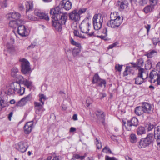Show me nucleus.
Listing matches in <instances>:
<instances>
[{
	"label": "nucleus",
	"mask_w": 160,
	"mask_h": 160,
	"mask_svg": "<svg viewBox=\"0 0 160 160\" xmlns=\"http://www.w3.org/2000/svg\"><path fill=\"white\" fill-rule=\"evenodd\" d=\"M105 158V160H118L115 157H111L108 156H106Z\"/></svg>",
	"instance_id": "nucleus-55"
},
{
	"label": "nucleus",
	"mask_w": 160,
	"mask_h": 160,
	"mask_svg": "<svg viewBox=\"0 0 160 160\" xmlns=\"http://www.w3.org/2000/svg\"><path fill=\"white\" fill-rule=\"evenodd\" d=\"M96 144L97 148L98 149H100L102 147L101 143L100 142H99L98 140L96 139Z\"/></svg>",
	"instance_id": "nucleus-52"
},
{
	"label": "nucleus",
	"mask_w": 160,
	"mask_h": 160,
	"mask_svg": "<svg viewBox=\"0 0 160 160\" xmlns=\"http://www.w3.org/2000/svg\"><path fill=\"white\" fill-rule=\"evenodd\" d=\"M39 101L42 103V104H44V101L47 99V98L46 96L43 94L39 95Z\"/></svg>",
	"instance_id": "nucleus-38"
},
{
	"label": "nucleus",
	"mask_w": 160,
	"mask_h": 160,
	"mask_svg": "<svg viewBox=\"0 0 160 160\" xmlns=\"http://www.w3.org/2000/svg\"><path fill=\"white\" fill-rule=\"evenodd\" d=\"M118 4L119 6L120 11H123L128 7V2L126 0H120L118 2Z\"/></svg>",
	"instance_id": "nucleus-15"
},
{
	"label": "nucleus",
	"mask_w": 160,
	"mask_h": 160,
	"mask_svg": "<svg viewBox=\"0 0 160 160\" xmlns=\"http://www.w3.org/2000/svg\"><path fill=\"white\" fill-rule=\"evenodd\" d=\"M28 18L29 20L31 21H35L37 20V18L36 17L31 15H28Z\"/></svg>",
	"instance_id": "nucleus-46"
},
{
	"label": "nucleus",
	"mask_w": 160,
	"mask_h": 160,
	"mask_svg": "<svg viewBox=\"0 0 160 160\" xmlns=\"http://www.w3.org/2000/svg\"><path fill=\"white\" fill-rule=\"evenodd\" d=\"M18 32L20 35L22 37L27 36L28 35V32L24 25H20L18 27Z\"/></svg>",
	"instance_id": "nucleus-12"
},
{
	"label": "nucleus",
	"mask_w": 160,
	"mask_h": 160,
	"mask_svg": "<svg viewBox=\"0 0 160 160\" xmlns=\"http://www.w3.org/2000/svg\"><path fill=\"white\" fill-rule=\"evenodd\" d=\"M18 71V70L17 68H13L11 70V76L13 77H16Z\"/></svg>",
	"instance_id": "nucleus-35"
},
{
	"label": "nucleus",
	"mask_w": 160,
	"mask_h": 160,
	"mask_svg": "<svg viewBox=\"0 0 160 160\" xmlns=\"http://www.w3.org/2000/svg\"><path fill=\"white\" fill-rule=\"evenodd\" d=\"M16 77L17 78V79L20 82L23 83L24 82L25 79L22 76L19 75L17 76H16Z\"/></svg>",
	"instance_id": "nucleus-44"
},
{
	"label": "nucleus",
	"mask_w": 160,
	"mask_h": 160,
	"mask_svg": "<svg viewBox=\"0 0 160 160\" xmlns=\"http://www.w3.org/2000/svg\"><path fill=\"white\" fill-rule=\"evenodd\" d=\"M135 113L138 115L140 116L144 113L142 107H137L135 110Z\"/></svg>",
	"instance_id": "nucleus-24"
},
{
	"label": "nucleus",
	"mask_w": 160,
	"mask_h": 160,
	"mask_svg": "<svg viewBox=\"0 0 160 160\" xmlns=\"http://www.w3.org/2000/svg\"><path fill=\"white\" fill-rule=\"evenodd\" d=\"M5 100L0 97V112L1 111L2 108L5 107Z\"/></svg>",
	"instance_id": "nucleus-41"
},
{
	"label": "nucleus",
	"mask_w": 160,
	"mask_h": 160,
	"mask_svg": "<svg viewBox=\"0 0 160 160\" xmlns=\"http://www.w3.org/2000/svg\"><path fill=\"white\" fill-rule=\"evenodd\" d=\"M22 20H11L9 23V26L11 28H16L21 24L22 23Z\"/></svg>",
	"instance_id": "nucleus-20"
},
{
	"label": "nucleus",
	"mask_w": 160,
	"mask_h": 160,
	"mask_svg": "<svg viewBox=\"0 0 160 160\" xmlns=\"http://www.w3.org/2000/svg\"><path fill=\"white\" fill-rule=\"evenodd\" d=\"M86 10V8H83L80 9L78 11V13L79 14V16L80 14L85 12Z\"/></svg>",
	"instance_id": "nucleus-57"
},
{
	"label": "nucleus",
	"mask_w": 160,
	"mask_h": 160,
	"mask_svg": "<svg viewBox=\"0 0 160 160\" xmlns=\"http://www.w3.org/2000/svg\"><path fill=\"white\" fill-rule=\"evenodd\" d=\"M147 0H140L139 3L140 5L143 6L147 4Z\"/></svg>",
	"instance_id": "nucleus-59"
},
{
	"label": "nucleus",
	"mask_w": 160,
	"mask_h": 160,
	"mask_svg": "<svg viewBox=\"0 0 160 160\" xmlns=\"http://www.w3.org/2000/svg\"><path fill=\"white\" fill-rule=\"evenodd\" d=\"M147 127L148 130L150 131L153 128L154 126L151 123H149L148 124Z\"/></svg>",
	"instance_id": "nucleus-54"
},
{
	"label": "nucleus",
	"mask_w": 160,
	"mask_h": 160,
	"mask_svg": "<svg viewBox=\"0 0 160 160\" xmlns=\"http://www.w3.org/2000/svg\"><path fill=\"white\" fill-rule=\"evenodd\" d=\"M6 18L9 20L14 19V20H19L20 17V14L16 12H10L6 15Z\"/></svg>",
	"instance_id": "nucleus-10"
},
{
	"label": "nucleus",
	"mask_w": 160,
	"mask_h": 160,
	"mask_svg": "<svg viewBox=\"0 0 160 160\" xmlns=\"http://www.w3.org/2000/svg\"><path fill=\"white\" fill-rule=\"evenodd\" d=\"M128 66H127L125 68V70L123 72V76H128V75L130 74V72L128 71Z\"/></svg>",
	"instance_id": "nucleus-47"
},
{
	"label": "nucleus",
	"mask_w": 160,
	"mask_h": 160,
	"mask_svg": "<svg viewBox=\"0 0 160 160\" xmlns=\"http://www.w3.org/2000/svg\"><path fill=\"white\" fill-rule=\"evenodd\" d=\"M149 78L151 83L157 82V84L160 85V71L152 70L150 73Z\"/></svg>",
	"instance_id": "nucleus-5"
},
{
	"label": "nucleus",
	"mask_w": 160,
	"mask_h": 160,
	"mask_svg": "<svg viewBox=\"0 0 160 160\" xmlns=\"http://www.w3.org/2000/svg\"><path fill=\"white\" fill-rule=\"evenodd\" d=\"M154 138H156V137L153 136L152 134H149L147 135V137L144 139L149 144L153 141Z\"/></svg>",
	"instance_id": "nucleus-23"
},
{
	"label": "nucleus",
	"mask_w": 160,
	"mask_h": 160,
	"mask_svg": "<svg viewBox=\"0 0 160 160\" xmlns=\"http://www.w3.org/2000/svg\"><path fill=\"white\" fill-rule=\"evenodd\" d=\"M143 61L142 59H140L138 60L137 64L134 63H131L132 64L133 67H138V68H141V67L143 66Z\"/></svg>",
	"instance_id": "nucleus-22"
},
{
	"label": "nucleus",
	"mask_w": 160,
	"mask_h": 160,
	"mask_svg": "<svg viewBox=\"0 0 160 160\" xmlns=\"http://www.w3.org/2000/svg\"><path fill=\"white\" fill-rule=\"evenodd\" d=\"M12 86L13 87V88L14 91L15 92H20L21 91H20V90L21 89V90H22V93L25 92V88L23 87L22 88L20 86V84L17 82L13 83L11 86L12 87Z\"/></svg>",
	"instance_id": "nucleus-16"
},
{
	"label": "nucleus",
	"mask_w": 160,
	"mask_h": 160,
	"mask_svg": "<svg viewBox=\"0 0 160 160\" xmlns=\"http://www.w3.org/2000/svg\"><path fill=\"white\" fill-rule=\"evenodd\" d=\"M145 28L147 30V32L148 33L150 29L151 28V26L150 25L147 24L145 26Z\"/></svg>",
	"instance_id": "nucleus-62"
},
{
	"label": "nucleus",
	"mask_w": 160,
	"mask_h": 160,
	"mask_svg": "<svg viewBox=\"0 0 160 160\" xmlns=\"http://www.w3.org/2000/svg\"><path fill=\"white\" fill-rule=\"evenodd\" d=\"M34 14L36 16H38L41 19H44L46 21H48L49 19L48 15L45 13H42L38 10H35Z\"/></svg>",
	"instance_id": "nucleus-17"
},
{
	"label": "nucleus",
	"mask_w": 160,
	"mask_h": 160,
	"mask_svg": "<svg viewBox=\"0 0 160 160\" xmlns=\"http://www.w3.org/2000/svg\"><path fill=\"white\" fill-rule=\"evenodd\" d=\"M43 104H42V103L41 104L39 102H34V105L35 108H43Z\"/></svg>",
	"instance_id": "nucleus-49"
},
{
	"label": "nucleus",
	"mask_w": 160,
	"mask_h": 160,
	"mask_svg": "<svg viewBox=\"0 0 160 160\" xmlns=\"http://www.w3.org/2000/svg\"><path fill=\"white\" fill-rule=\"evenodd\" d=\"M138 75L144 79L147 78L148 75V71L142 68H138Z\"/></svg>",
	"instance_id": "nucleus-13"
},
{
	"label": "nucleus",
	"mask_w": 160,
	"mask_h": 160,
	"mask_svg": "<svg viewBox=\"0 0 160 160\" xmlns=\"http://www.w3.org/2000/svg\"><path fill=\"white\" fill-rule=\"evenodd\" d=\"M104 17L101 14H95L93 18V24L95 30H99L102 27Z\"/></svg>",
	"instance_id": "nucleus-3"
},
{
	"label": "nucleus",
	"mask_w": 160,
	"mask_h": 160,
	"mask_svg": "<svg viewBox=\"0 0 160 160\" xmlns=\"http://www.w3.org/2000/svg\"><path fill=\"white\" fill-rule=\"evenodd\" d=\"M157 52L154 50H152L147 54L148 58H151L157 54Z\"/></svg>",
	"instance_id": "nucleus-36"
},
{
	"label": "nucleus",
	"mask_w": 160,
	"mask_h": 160,
	"mask_svg": "<svg viewBox=\"0 0 160 160\" xmlns=\"http://www.w3.org/2000/svg\"><path fill=\"white\" fill-rule=\"evenodd\" d=\"M21 62V71L24 74L28 73L30 70V63L25 58H22L20 60Z\"/></svg>",
	"instance_id": "nucleus-6"
},
{
	"label": "nucleus",
	"mask_w": 160,
	"mask_h": 160,
	"mask_svg": "<svg viewBox=\"0 0 160 160\" xmlns=\"http://www.w3.org/2000/svg\"><path fill=\"white\" fill-rule=\"evenodd\" d=\"M85 157L86 155L80 156L78 154H76L73 156L72 159L73 160H75L76 159H79L81 160H83L84 159V158Z\"/></svg>",
	"instance_id": "nucleus-37"
},
{
	"label": "nucleus",
	"mask_w": 160,
	"mask_h": 160,
	"mask_svg": "<svg viewBox=\"0 0 160 160\" xmlns=\"http://www.w3.org/2000/svg\"><path fill=\"white\" fill-rule=\"evenodd\" d=\"M0 5L2 8H5L7 6V0H2L0 1Z\"/></svg>",
	"instance_id": "nucleus-43"
},
{
	"label": "nucleus",
	"mask_w": 160,
	"mask_h": 160,
	"mask_svg": "<svg viewBox=\"0 0 160 160\" xmlns=\"http://www.w3.org/2000/svg\"><path fill=\"white\" fill-rule=\"evenodd\" d=\"M117 42H115L114 43H113L112 44L110 45L108 48V49H112L114 47H115L116 45H118Z\"/></svg>",
	"instance_id": "nucleus-61"
},
{
	"label": "nucleus",
	"mask_w": 160,
	"mask_h": 160,
	"mask_svg": "<svg viewBox=\"0 0 160 160\" xmlns=\"http://www.w3.org/2000/svg\"><path fill=\"white\" fill-rule=\"evenodd\" d=\"M62 24L57 22H54L53 23V26H54L58 32H60L62 30Z\"/></svg>",
	"instance_id": "nucleus-26"
},
{
	"label": "nucleus",
	"mask_w": 160,
	"mask_h": 160,
	"mask_svg": "<svg viewBox=\"0 0 160 160\" xmlns=\"http://www.w3.org/2000/svg\"><path fill=\"white\" fill-rule=\"evenodd\" d=\"M18 150L22 152H25L28 148L27 143L26 142H22L18 143Z\"/></svg>",
	"instance_id": "nucleus-18"
},
{
	"label": "nucleus",
	"mask_w": 160,
	"mask_h": 160,
	"mask_svg": "<svg viewBox=\"0 0 160 160\" xmlns=\"http://www.w3.org/2000/svg\"><path fill=\"white\" fill-rule=\"evenodd\" d=\"M105 33H106V36H105L101 35V36H97V37L100 38L102 39L103 40H105L106 39V36L107 35V29L106 28H105Z\"/></svg>",
	"instance_id": "nucleus-58"
},
{
	"label": "nucleus",
	"mask_w": 160,
	"mask_h": 160,
	"mask_svg": "<svg viewBox=\"0 0 160 160\" xmlns=\"http://www.w3.org/2000/svg\"><path fill=\"white\" fill-rule=\"evenodd\" d=\"M155 139H156V142L157 143V146L159 144H160V136L158 137H156Z\"/></svg>",
	"instance_id": "nucleus-63"
},
{
	"label": "nucleus",
	"mask_w": 160,
	"mask_h": 160,
	"mask_svg": "<svg viewBox=\"0 0 160 160\" xmlns=\"http://www.w3.org/2000/svg\"><path fill=\"white\" fill-rule=\"evenodd\" d=\"M33 122L31 121L27 122L26 124L24 127V132L25 133H29L31 132L32 129Z\"/></svg>",
	"instance_id": "nucleus-19"
},
{
	"label": "nucleus",
	"mask_w": 160,
	"mask_h": 160,
	"mask_svg": "<svg viewBox=\"0 0 160 160\" xmlns=\"http://www.w3.org/2000/svg\"><path fill=\"white\" fill-rule=\"evenodd\" d=\"M118 17H120V16L118 15L117 13L115 12L111 13L110 16L111 19H115L116 18H119Z\"/></svg>",
	"instance_id": "nucleus-39"
},
{
	"label": "nucleus",
	"mask_w": 160,
	"mask_h": 160,
	"mask_svg": "<svg viewBox=\"0 0 160 160\" xmlns=\"http://www.w3.org/2000/svg\"><path fill=\"white\" fill-rule=\"evenodd\" d=\"M23 83H24L25 85L28 88H29V87L31 86L32 85V82L26 79L25 80L24 82Z\"/></svg>",
	"instance_id": "nucleus-45"
},
{
	"label": "nucleus",
	"mask_w": 160,
	"mask_h": 160,
	"mask_svg": "<svg viewBox=\"0 0 160 160\" xmlns=\"http://www.w3.org/2000/svg\"><path fill=\"white\" fill-rule=\"evenodd\" d=\"M70 41L72 44L75 45L77 47V48H74L72 51L73 56L75 57L78 55L80 52L81 46L80 43L76 42L72 38L70 39Z\"/></svg>",
	"instance_id": "nucleus-7"
},
{
	"label": "nucleus",
	"mask_w": 160,
	"mask_h": 160,
	"mask_svg": "<svg viewBox=\"0 0 160 160\" xmlns=\"http://www.w3.org/2000/svg\"><path fill=\"white\" fill-rule=\"evenodd\" d=\"M151 5L153 6L156 5L158 2V0H149Z\"/></svg>",
	"instance_id": "nucleus-56"
},
{
	"label": "nucleus",
	"mask_w": 160,
	"mask_h": 160,
	"mask_svg": "<svg viewBox=\"0 0 160 160\" xmlns=\"http://www.w3.org/2000/svg\"><path fill=\"white\" fill-rule=\"evenodd\" d=\"M62 6L66 10H69L71 8L72 3L68 0H63L61 2Z\"/></svg>",
	"instance_id": "nucleus-14"
},
{
	"label": "nucleus",
	"mask_w": 160,
	"mask_h": 160,
	"mask_svg": "<svg viewBox=\"0 0 160 160\" xmlns=\"http://www.w3.org/2000/svg\"><path fill=\"white\" fill-rule=\"evenodd\" d=\"M72 119L74 121H76L78 120L77 115V114H74L73 115Z\"/></svg>",
	"instance_id": "nucleus-64"
},
{
	"label": "nucleus",
	"mask_w": 160,
	"mask_h": 160,
	"mask_svg": "<svg viewBox=\"0 0 160 160\" xmlns=\"http://www.w3.org/2000/svg\"><path fill=\"white\" fill-rule=\"evenodd\" d=\"M96 115L99 118L102 119H104L105 117V115L102 111H98L96 112Z\"/></svg>",
	"instance_id": "nucleus-31"
},
{
	"label": "nucleus",
	"mask_w": 160,
	"mask_h": 160,
	"mask_svg": "<svg viewBox=\"0 0 160 160\" xmlns=\"http://www.w3.org/2000/svg\"><path fill=\"white\" fill-rule=\"evenodd\" d=\"M106 83V82L105 80L101 79L97 83L98 86L100 87H102L103 85L105 87Z\"/></svg>",
	"instance_id": "nucleus-32"
},
{
	"label": "nucleus",
	"mask_w": 160,
	"mask_h": 160,
	"mask_svg": "<svg viewBox=\"0 0 160 160\" xmlns=\"http://www.w3.org/2000/svg\"><path fill=\"white\" fill-rule=\"evenodd\" d=\"M138 138L136 135L134 133L131 134L130 137V140L132 143H135L137 141Z\"/></svg>",
	"instance_id": "nucleus-28"
},
{
	"label": "nucleus",
	"mask_w": 160,
	"mask_h": 160,
	"mask_svg": "<svg viewBox=\"0 0 160 160\" xmlns=\"http://www.w3.org/2000/svg\"><path fill=\"white\" fill-rule=\"evenodd\" d=\"M154 7L153 6H148L144 8L143 10L145 13H148L149 12L152 11L154 9Z\"/></svg>",
	"instance_id": "nucleus-30"
},
{
	"label": "nucleus",
	"mask_w": 160,
	"mask_h": 160,
	"mask_svg": "<svg viewBox=\"0 0 160 160\" xmlns=\"http://www.w3.org/2000/svg\"><path fill=\"white\" fill-rule=\"evenodd\" d=\"M148 143L144 138L142 139L139 142L138 147L139 148H144L148 145Z\"/></svg>",
	"instance_id": "nucleus-21"
},
{
	"label": "nucleus",
	"mask_w": 160,
	"mask_h": 160,
	"mask_svg": "<svg viewBox=\"0 0 160 160\" xmlns=\"http://www.w3.org/2000/svg\"><path fill=\"white\" fill-rule=\"evenodd\" d=\"M101 78H100L98 74H95L93 77L92 83H97Z\"/></svg>",
	"instance_id": "nucleus-34"
},
{
	"label": "nucleus",
	"mask_w": 160,
	"mask_h": 160,
	"mask_svg": "<svg viewBox=\"0 0 160 160\" xmlns=\"http://www.w3.org/2000/svg\"><path fill=\"white\" fill-rule=\"evenodd\" d=\"M137 132L138 135H142L145 133L146 131L144 127L141 126L137 128Z\"/></svg>",
	"instance_id": "nucleus-27"
},
{
	"label": "nucleus",
	"mask_w": 160,
	"mask_h": 160,
	"mask_svg": "<svg viewBox=\"0 0 160 160\" xmlns=\"http://www.w3.org/2000/svg\"><path fill=\"white\" fill-rule=\"evenodd\" d=\"M154 136L155 137L160 136V127H157L155 128Z\"/></svg>",
	"instance_id": "nucleus-33"
},
{
	"label": "nucleus",
	"mask_w": 160,
	"mask_h": 160,
	"mask_svg": "<svg viewBox=\"0 0 160 160\" xmlns=\"http://www.w3.org/2000/svg\"><path fill=\"white\" fill-rule=\"evenodd\" d=\"M14 91L13 88H9L5 92V93H7L8 95H10L13 94L14 93Z\"/></svg>",
	"instance_id": "nucleus-40"
},
{
	"label": "nucleus",
	"mask_w": 160,
	"mask_h": 160,
	"mask_svg": "<svg viewBox=\"0 0 160 160\" xmlns=\"http://www.w3.org/2000/svg\"><path fill=\"white\" fill-rule=\"evenodd\" d=\"M50 13L52 15V18L54 21L60 23L62 25H65L68 17L59 10L58 8L51 9Z\"/></svg>",
	"instance_id": "nucleus-1"
},
{
	"label": "nucleus",
	"mask_w": 160,
	"mask_h": 160,
	"mask_svg": "<svg viewBox=\"0 0 160 160\" xmlns=\"http://www.w3.org/2000/svg\"><path fill=\"white\" fill-rule=\"evenodd\" d=\"M36 42L32 43L30 45L27 47V49L29 50L33 48L36 46Z\"/></svg>",
	"instance_id": "nucleus-53"
},
{
	"label": "nucleus",
	"mask_w": 160,
	"mask_h": 160,
	"mask_svg": "<svg viewBox=\"0 0 160 160\" xmlns=\"http://www.w3.org/2000/svg\"><path fill=\"white\" fill-rule=\"evenodd\" d=\"M91 25L88 20H83L79 26L81 31L87 34L89 37L94 36V32L91 31Z\"/></svg>",
	"instance_id": "nucleus-2"
},
{
	"label": "nucleus",
	"mask_w": 160,
	"mask_h": 160,
	"mask_svg": "<svg viewBox=\"0 0 160 160\" xmlns=\"http://www.w3.org/2000/svg\"><path fill=\"white\" fill-rule=\"evenodd\" d=\"M26 7V12L27 13L28 12L32 11L33 8V4L31 2H27L25 4Z\"/></svg>",
	"instance_id": "nucleus-25"
},
{
	"label": "nucleus",
	"mask_w": 160,
	"mask_h": 160,
	"mask_svg": "<svg viewBox=\"0 0 160 160\" xmlns=\"http://www.w3.org/2000/svg\"><path fill=\"white\" fill-rule=\"evenodd\" d=\"M123 122V124L125 128L128 131L131 130L132 126L137 127L138 125V120L137 118L135 117L132 118L131 120Z\"/></svg>",
	"instance_id": "nucleus-4"
},
{
	"label": "nucleus",
	"mask_w": 160,
	"mask_h": 160,
	"mask_svg": "<svg viewBox=\"0 0 160 160\" xmlns=\"http://www.w3.org/2000/svg\"><path fill=\"white\" fill-rule=\"evenodd\" d=\"M119 18H116L115 19H111L109 22H108L107 25L110 27L115 28L119 27L122 22V20L120 17Z\"/></svg>",
	"instance_id": "nucleus-8"
},
{
	"label": "nucleus",
	"mask_w": 160,
	"mask_h": 160,
	"mask_svg": "<svg viewBox=\"0 0 160 160\" xmlns=\"http://www.w3.org/2000/svg\"><path fill=\"white\" fill-rule=\"evenodd\" d=\"M25 101L22 99L20 101L17 103L16 106L18 107H22L26 104Z\"/></svg>",
	"instance_id": "nucleus-42"
},
{
	"label": "nucleus",
	"mask_w": 160,
	"mask_h": 160,
	"mask_svg": "<svg viewBox=\"0 0 160 160\" xmlns=\"http://www.w3.org/2000/svg\"><path fill=\"white\" fill-rule=\"evenodd\" d=\"M142 106L145 113L151 114L154 109L153 106L151 104L146 102H143Z\"/></svg>",
	"instance_id": "nucleus-9"
},
{
	"label": "nucleus",
	"mask_w": 160,
	"mask_h": 160,
	"mask_svg": "<svg viewBox=\"0 0 160 160\" xmlns=\"http://www.w3.org/2000/svg\"><path fill=\"white\" fill-rule=\"evenodd\" d=\"M30 95H28L27 97L23 98H22V99H23V100L25 101V102L26 103L28 101L30 100Z\"/></svg>",
	"instance_id": "nucleus-60"
},
{
	"label": "nucleus",
	"mask_w": 160,
	"mask_h": 160,
	"mask_svg": "<svg viewBox=\"0 0 160 160\" xmlns=\"http://www.w3.org/2000/svg\"><path fill=\"white\" fill-rule=\"evenodd\" d=\"M122 66V65L116 64L115 66V68L117 71L120 72L121 71Z\"/></svg>",
	"instance_id": "nucleus-48"
},
{
	"label": "nucleus",
	"mask_w": 160,
	"mask_h": 160,
	"mask_svg": "<svg viewBox=\"0 0 160 160\" xmlns=\"http://www.w3.org/2000/svg\"><path fill=\"white\" fill-rule=\"evenodd\" d=\"M69 18L75 22L79 21L80 19V16L78 13V10H74L70 12L69 14Z\"/></svg>",
	"instance_id": "nucleus-11"
},
{
	"label": "nucleus",
	"mask_w": 160,
	"mask_h": 160,
	"mask_svg": "<svg viewBox=\"0 0 160 160\" xmlns=\"http://www.w3.org/2000/svg\"><path fill=\"white\" fill-rule=\"evenodd\" d=\"M42 111V108H36L35 112L37 114H39Z\"/></svg>",
	"instance_id": "nucleus-51"
},
{
	"label": "nucleus",
	"mask_w": 160,
	"mask_h": 160,
	"mask_svg": "<svg viewBox=\"0 0 160 160\" xmlns=\"http://www.w3.org/2000/svg\"><path fill=\"white\" fill-rule=\"evenodd\" d=\"M102 151L103 152L108 153V152L111 153V151L109 148L107 146L105 147L102 150Z\"/></svg>",
	"instance_id": "nucleus-50"
},
{
	"label": "nucleus",
	"mask_w": 160,
	"mask_h": 160,
	"mask_svg": "<svg viewBox=\"0 0 160 160\" xmlns=\"http://www.w3.org/2000/svg\"><path fill=\"white\" fill-rule=\"evenodd\" d=\"M135 84L137 85L142 84L143 82L144 79L138 75V77L135 79Z\"/></svg>",
	"instance_id": "nucleus-29"
}]
</instances>
